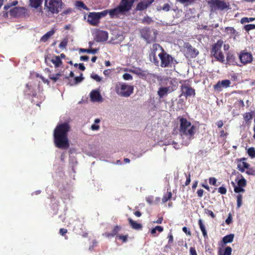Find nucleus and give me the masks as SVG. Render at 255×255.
I'll return each instance as SVG.
<instances>
[{
	"label": "nucleus",
	"mask_w": 255,
	"mask_h": 255,
	"mask_svg": "<svg viewBox=\"0 0 255 255\" xmlns=\"http://www.w3.org/2000/svg\"><path fill=\"white\" fill-rule=\"evenodd\" d=\"M162 48L163 47L160 46L159 44L154 43L152 44V47L151 48V52L149 54V58L151 60H152V62L154 63L155 65H158L159 64V61L157 59V58L156 55V52L158 50L160 49L162 51Z\"/></svg>",
	"instance_id": "11"
},
{
	"label": "nucleus",
	"mask_w": 255,
	"mask_h": 255,
	"mask_svg": "<svg viewBox=\"0 0 255 255\" xmlns=\"http://www.w3.org/2000/svg\"><path fill=\"white\" fill-rule=\"evenodd\" d=\"M121 229L122 228L121 226L116 225L114 227L111 233H105V236L108 238L114 237V236L118 235V233L120 231Z\"/></svg>",
	"instance_id": "22"
},
{
	"label": "nucleus",
	"mask_w": 255,
	"mask_h": 255,
	"mask_svg": "<svg viewBox=\"0 0 255 255\" xmlns=\"http://www.w3.org/2000/svg\"><path fill=\"white\" fill-rule=\"evenodd\" d=\"M75 5L76 7L82 8L83 9L85 10H88V8L87 6L85 4V3L82 1H77L76 2Z\"/></svg>",
	"instance_id": "39"
},
{
	"label": "nucleus",
	"mask_w": 255,
	"mask_h": 255,
	"mask_svg": "<svg viewBox=\"0 0 255 255\" xmlns=\"http://www.w3.org/2000/svg\"><path fill=\"white\" fill-rule=\"evenodd\" d=\"M186 56L187 57L195 58L199 54L198 51L189 43L186 45Z\"/></svg>",
	"instance_id": "13"
},
{
	"label": "nucleus",
	"mask_w": 255,
	"mask_h": 255,
	"mask_svg": "<svg viewBox=\"0 0 255 255\" xmlns=\"http://www.w3.org/2000/svg\"><path fill=\"white\" fill-rule=\"evenodd\" d=\"M225 30L228 33L230 34L231 35L236 36L238 34L237 31L235 29L234 27H226Z\"/></svg>",
	"instance_id": "36"
},
{
	"label": "nucleus",
	"mask_w": 255,
	"mask_h": 255,
	"mask_svg": "<svg viewBox=\"0 0 255 255\" xmlns=\"http://www.w3.org/2000/svg\"><path fill=\"white\" fill-rule=\"evenodd\" d=\"M254 112H247L243 115V118L245 120L246 124L247 125L251 123V121L253 118Z\"/></svg>",
	"instance_id": "25"
},
{
	"label": "nucleus",
	"mask_w": 255,
	"mask_h": 255,
	"mask_svg": "<svg viewBox=\"0 0 255 255\" xmlns=\"http://www.w3.org/2000/svg\"><path fill=\"white\" fill-rule=\"evenodd\" d=\"M255 20V17H243L241 19L242 23L244 22H250L253 21Z\"/></svg>",
	"instance_id": "45"
},
{
	"label": "nucleus",
	"mask_w": 255,
	"mask_h": 255,
	"mask_svg": "<svg viewBox=\"0 0 255 255\" xmlns=\"http://www.w3.org/2000/svg\"><path fill=\"white\" fill-rule=\"evenodd\" d=\"M128 237V235H125V236L118 235V236H117V238H118V239L122 240L123 242H124V243H125L127 241Z\"/></svg>",
	"instance_id": "54"
},
{
	"label": "nucleus",
	"mask_w": 255,
	"mask_h": 255,
	"mask_svg": "<svg viewBox=\"0 0 255 255\" xmlns=\"http://www.w3.org/2000/svg\"><path fill=\"white\" fill-rule=\"evenodd\" d=\"M232 220H233V219H232V215L230 213L229 214L228 217L226 220V221H225L227 225H229V224H230L232 222Z\"/></svg>",
	"instance_id": "59"
},
{
	"label": "nucleus",
	"mask_w": 255,
	"mask_h": 255,
	"mask_svg": "<svg viewBox=\"0 0 255 255\" xmlns=\"http://www.w3.org/2000/svg\"><path fill=\"white\" fill-rule=\"evenodd\" d=\"M91 77L97 82H100L102 80V79L96 74H92Z\"/></svg>",
	"instance_id": "58"
},
{
	"label": "nucleus",
	"mask_w": 255,
	"mask_h": 255,
	"mask_svg": "<svg viewBox=\"0 0 255 255\" xmlns=\"http://www.w3.org/2000/svg\"><path fill=\"white\" fill-rule=\"evenodd\" d=\"M222 87L227 88L230 86L231 82L229 80H224L221 82Z\"/></svg>",
	"instance_id": "46"
},
{
	"label": "nucleus",
	"mask_w": 255,
	"mask_h": 255,
	"mask_svg": "<svg viewBox=\"0 0 255 255\" xmlns=\"http://www.w3.org/2000/svg\"><path fill=\"white\" fill-rule=\"evenodd\" d=\"M177 120L180 124L179 131L180 134L189 136L190 138L193 137L196 132V127L183 117H178Z\"/></svg>",
	"instance_id": "2"
},
{
	"label": "nucleus",
	"mask_w": 255,
	"mask_h": 255,
	"mask_svg": "<svg viewBox=\"0 0 255 255\" xmlns=\"http://www.w3.org/2000/svg\"><path fill=\"white\" fill-rule=\"evenodd\" d=\"M204 211L206 214L210 216L213 219H214L215 218V215L214 214L212 211L208 210L207 209H205Z\"/></svg>",
	"instance_id": "52"
},
{
	"label": "nucleus",
	"mask_w": 255,
	"mask_h": 255,
	"mask_svg": "<svg viewBox=\"0 0 255 255\" xmlns=\"http://www.w3.org/2000/svg\"><path fill=\"white\" fill-rule=\"evenodd\" d=\"M115 90L116 93L119 95L124 97H128L133 93V87L127 85L126 83H120L116 86Z\"/></svg>",
	"instance_id": "7"
},
{
	"label": "nucleus",
	"mask_w": 255,
	"mask_h": 255,
	"mask_svg": "<svg viewBox=\"0 0 255 255\" xmlns=\"http://www.w3.org/2000/svg\"><path fill=\"white\" fill-rule=\"evenodd\" d=\"M47 71L49 72L48 78H49V79L51 80L53 83L56 82L57 80L59 79L60 77L61 76V74L60 73H57L55 75H52L51 74V72L50 70L47 69Z\"/></svg>",
	"instance_id": "33"
},
{
	"label": "nucleus",
	"mask_w": 255,
	"mask_h": 255,
	"mask_svg": "<svg viewBox=\"0 0 255 255\" xmlns=\"http://www.w3.org/2000/svg\"><path fill=\"white\" fill-rule=\"evenodd\" d=\"M109 14L111 18H118L120 15L125 14L119 6L114 8L108 9Z\"/></svg>",
	"instance_id": "19"
},
{
	"label": "nucleus",
	"mask_w": 255,
	"mask_h": 255,
	"mask_svg": "<svg viewBox=\"0 0 255 255\" xmlns=\"http://www.w3.org/2000/svg\"><path fill=\"white\" fill-rule=\"evenodd\" d=\"M246 160V158L244 157L237 159V169L241 172H244L246 169L250 167V165L245 161Z\"/></svg>",
	"instance_id": "16"
},
{
	"label": "nucleus",
	"mask_w": 255,
	"mask_h": 255,
	"mask_svg": "<svg viewBox=\"0 0 255 255\" xmlns=\"http://www.w3.org/2000/svg\"><path fill=\"white\" fill-rule=\"evenodd\" d=\"M176 1L181 3H186L187 4H191L195 2V0H176Z\"/></svg>",
	"instance_id": "49"
},
{
	"label": "nucleus",
	"mask_w": 255,
	"mask_h": 255,
	"mask_svg": "<svg viewBox=\"0 0 255 255\" xmlns=\"http://www.w3.org/2000/svg\"><path fill=\"white\" fill-rule=\"evenodd\" d=\"M99 49H84V48H80L79 49V51L81 52H86L88 53H92V54H96Z\"/></svg>",
	"instance_id": "34"
},
{
	"label": "nucleus",
	"mask_w": 255,
	"mask_h": 255,
	"mask_svg": "<svg viewBox=\"0 0 255 255\" xmlns=\"http://www.w3.org/2000/svg\"><path fill=\"white\" fill-rule=\"evenodd\" d=\"M248 153L249 155L252 158L255 157V149L254 147H250L248 150Z\"/></svg>",
	"instance_id": "42"
},
{
	"label": "nucleus",
	"mask_w": 255,
	"mask_h": 255,
	"mask_svg": "<svg viewBox=\"0 0 255 255\" xmlns=\"http://www.w3.org/2000/svg\"><path fill=\"white\" fill-rule=\"evenodd\" d=\"M226 59L229 64L238 65L236 57L233 52H228L227 53Z\"/></svg>",
	"instance_id": "20"
},
{
	"label": "nucleus",
	"mask_w": 255,
	"mask_h": 255,
	"mask_svg": "<svg viewBox=\"0 0 255 255\" xmlns=\"http://www.w3.org/2000/svg\"><path fill=\"white\" fill-rule=\"evenodd\" d=\"M45 61L47 64L49 62H52L56 68L60 67L62 64V60L58 56H54L52 57H46Z\"/></svg>",
	"instance_id": "17"
},
{
	"label": "nucleus",
	"mask_w": 255,
	"mask_h": 255,
	"mask_svg": "<svg viewBox=\"0 0 255 255\" xmlns=\"http://www.w3.org/2000/svg\"><path fill=\"white\" fill-rule=\"evenodd\" d=\"M232 249L230 247H227L224 251L223 254H221V252H219L220 255H231Z\"/></svg>",
	"instance_id": "41"
},
{
	"label": "nucleus",
	"mask_w": 255,
	"mask_h": 255,
	"mask_svg": "<svg viewBox=\"0 0 255 255\" xmlns=\"http://www.w3.org/2000/svg\"><path fill=\"white\" fill-rule=\"evenodd\" d=\"M24 9L22 7H14L9 11V13L11 16L16 17L18 16L20 13Z\"/></svg>",
	"instance_id": "26"
},
{
	"label": "nucleus",
	"mask_w": 255,
	"mask_h": 255,
	"mask_svg": "<svg viewBox=\"0 0 255 255\" xmlns=\"http://www.w3.org/2000/svg\"><path fill=\"white\" fill-rule=\"evenodd\" d=\"M108 33L104 30H98L96 32L95 40L97 42H104L108 40Z\"/></svg>",
	"instance_id": "15"
},
{
	"label": "nucleus",
	"mask_w": 255,
	"mask_h": 255,
	"mask_svg": "<svg viewBox=\"0 0 255 255\" xmlns=\"http://www.w3.org/2000/svg\"><path fill=\"white\" fill-rule=\"evenodd\" d=\"M139 31L141 37L147 43L154 42L156 41L157 35V30L145 27L141 29Z\"/></svg>",
	"instance_id": "3"
},
{
	"label": "nucleus",
	"mask_w": 255,
	"mask_h": 255,
	"mask_svg": "<svg viewBox=\"0 0 255 255\" xmlns=\"http://www.w3.org/2000/svg\"><path fill=\"white\" fill-rule=\"evenodd\" d=\"M55 32V30L54 29L49 31L44 35H43L41 38L40 41L41 42H46Z\"/></svg>",
	"instance_id": "27"
},
{
	"label": "nucleus",
	"mask_w": 255,
	"mask_h": 255,
	"mask_svg": "<svg viewBox=\"0 0 255 255\" xmlns=\"http://www.w3.org/2000/svg\"><path fill=\"white\" fill-rule=\"evenodd\" d=\"M238 55L240 62L244 65L251 63L253 59L251 52H248L247 50L241 51Z\"/></svg>",
	"instance_id": "10"
},
{
	"label": "nucleus",
	"mask_w": 255,
	"mask_h": 255,
	"mask_svg": "<svg viewBox=\"0 0 255 255\" xmlns=\"http://www.w3.org/2000/svg\"><path fill=\"white\" fill-rule=\"evenodd\" d=\"M241 176L242 178L237 181V185L244 188L247 185V181L242 175Z\"/></svg>",
	"instance_id": "37"
},
{
	"label": "nucleus",
	"mask_w": 255,
	"mask_h": 255,
	"mask_svg": "<svg viewBox=\"0 0 255 255\" xmlns=\"http://www.w3.org/2000/svg\"><path fill=\"white\" fill-rule=\"evenodd\" d=\"M134 1L135 0H121L118 6L125 14L131 9Z\"/></svg>",
	"instance_id": "12"
},
{
	"label": "nucleus",
	"mask_w": 255,
	"mask_h": 255,
	"mask_svg": "<svg viewBox=\"0 0 255 255\" xmlns=\"http://www.w3.org/2000/svg\"><path fill=\"white\" fill-rule=\"evenodd\" d=\"M203 193L204 190L201 189L198 190L197 192V195L199 198H201L203 196Z\"/></svg>",
	"instance_id": "62"
},
{
	"label": "nucleus",
	"mask_w": 255,
	"mask_h": 255,
	"mask_svg": "<svg viewBox=\"0 0 255 255\" xmlns=\"http://www.w3.org/2000/svg\"><path fill=\"white\" fill-rule=\"evenodd\" d=\"M71 129L68 123L58 124L54 130V143L56 147L62 149H67L70 144L68 137V133Z\"/></svg>",
	"instance_id": "1"
},
{
	"label": "nucleus",
	"mask_w": 255,
	"mask_h": 255,
	"mask_svg": "<svg viewBox=\"0 0 255 255\" xmlns=\"http://www.w3.org/2000/svg\"><path fill=\"white\" fill-rule=\"evenodd\" d=\"M82 76L83 74L81 73L80 76L75 77L73 81L71 80L69 82V85L70 86H73L74 85H76L78 83L81 82L84 79V78L82 77Z\"/></svg>",
	"instance_id": "32"
},
{
	"label": "nucleus",
	"mask_w": 255,
	"mask_h": 255,
	"mask_svg": "<svg viewBox=\"0 0 255 255\" xmlns=\"http://www.w3.org/2000/svg\"><path fill=\"white\" fill-rule=\"evenodd\" d=\"M131 72L138 75L142 78H146L147 74L146 71L142 70L139 68H134L133 70H131Z\"/></svg>",
	"instance_id": "23"
},
{
	"label": "nucleus",
	"mask_w": 255,
	"mask_h": 255,
	"mask_svg": "<svg viewBox=\"0 0 255 255\" xmlns=\"http://www.w3.org/2000/svg\"><path fill=\"white\" fill-rule=\"evenodd\" d=\"M42 2V0H29V5L31 7L37 8Z\"/></svg>",
	"instance_id": "31"
},
{
	"label": "nucleus",
	"mask_w": 255,
	"mask_h": 255,
	"mask_svg": "<svg viewBox=\"0 0 255 255\" xmlns=\"http://www.w3.org/2000/svg\"><path fill=\"white\" fill-rule=\"evenodd\" d=\"M88 21L93 26H97L100 23V20L97 14V12H90L88 15Z\"/></svg>",
	"instance_id": "14"
},
{
	"label": "nucleus",
	"mask_w": 255,
	"mask_h": 255,
	"mask_svg": "<svg viewBox=\"0 0 255 255\" xmlns=\"http://www.w3.org/2000/svg\"><path fill=\"white\" fill-rule=\"evenodd\" d=\"M67 42L66 41H63L59 44V47L60 48H65L67 46Z\"/></svg>",
	"instance_id": "64"
},
{
	"label": "nucleus",
	"mask_w": 255,
	"mask_h": 255,
	"mask_svg": "<svg viewBox=\"0 0 255 255\" xmlns=\"http://www.w3.org/2000/svg\"><path fill=\"white\" fill-rule=\"evenodd\" d=\"M218 192L221 194L224 195L227 193V189L225 187L222 186L218 188Z\"/></svg>",
	"instance_id": "50"
},
{
	"label": "nucleus",
	"mask_w": 255,
	"mask_h": 255,
	"mask_svg": "<svg viewBox=\"0 0 255 255\" xmlns=\"http://www.w3.org/2000/svg\"><path fill=\"white\" fill-rule=\"evenodd\" d=\"M186 175V182L185 183V184L183 185V186H188L190 182H191V175H190V174H188V175H187L186 174H185Z\"/></svg>",
	"instance_id": "56"
},
{
	"label": "nucleus",
	"mask_w": 255,
	"mask_h": 255,
	"mask_svg": "<svg viewBox=\"0 0 255 255\" xmlns=\"http://www.w3.org/2000/svg\"><path fill=\"white\" fill-rule=\"evenodd\" d=\"M209 183L210 185L217 186V179L215 177H210L209 179Z\"/></svg>",
	"instance_id": "51"
},
{
	"label": "nucleus",
	"mask_w": 255,
	"mask_h": 255,
	"mask_svg": "<svg viewBox=\"0 0 255 255\" xmlns=\"http://www.w3.org/2000/svg\"><path fill=\"white\" fill-rule=\"evenodd\" d=\"M223 44V41L219 40L213 45L211 50V55L214 56L217 61L221 63H223L225 61V57L221 51Z\"/></svg>",
	"instance_id": "4"
},
{
	"label": "nucleus",
	"mask_w": 255,
	"mask_h": 255,
	"mask_svg": "<svg viewBox=\"0 0 255 255\" xmlns=\"http://www.w3.org/2000/svg\"><path fill=\"white\" fill-rule=\"evenodd\" d=\"M170 6L168 3H165L162 8H157L158 10H160V9H162L165 11H168L170 10Z\"/></svg>",
	"instance_id": "53"
},
{
	"label": "nucleus",
	"mask_w": 255,
	"mask_h": 255,
	"mask_svg": "<svg viewBox=\"0 0 255 255\" xmlns=\"http://www.w3.org/2000/svg\"><path fill=\"white\" fill-rule=\"evenodd\" d=\"M189 252L190 255H197L196 251L194 247H190Z\"/></svg>",
	"instance_id": "60"
},
{
	"label": "nucleus",
	"mask_w": 255,
	"mask_h": 255,
	"mask_svg": "<svg viewBox=\"0 0 255 255\" xmlns=\"http://www.w3.org/2000/svg\"><path fill=\"white\" fill-rule=\"evenodd\" d=\"M208 3L213 11L217 10H223L229 6V5L223 0H210Z\"/></svg>",
	"instance_id": "9"
},
{
	"label": "nucleus",
	"mask_w": 255,
	"mask_h": 255,
	"mask_svg": "<svg viewBox=\"0 0 255 255\" xmlns=\"http://www.w3.org/2000/svg\"><path fill=\"white\" fill-rule=\"evenodd\" d=\"M198 225H199L200 229L202 233L204 238L205 239H208V237L207 232L206 230L205 226L204 225L202 219H200L198 220Z\"/></svg>",
	"instance_id": "29"
},
{
	"label": "nucleus",
	"mask_w": 255,
	"mask_h": 255,
	"mask_svg": "<svg viewBox=\"0 0 255 255\" xmlns=\"http://www.w3.org/2000/svg\"><path fill=\"white\" fill-rule=\"evenodd\" d=\"M123 78L126 80H129L132 79V76L129 73H125L123 76Z\"/></svg>",
	"instance_id": "55"
},
{
	"label": "nucleus",
	"mask_w": 255,
	"mask_h": 255,
	"mask_svg": "<svg viewBox=\"0 0 255 255\" xmlns=\"http://www.w3.org/2000/svg\"><path fill=\"white\" fill-rule=\"evenodd\" d=\"M45 6L48 12L52 14L58 13L62 8V0H45Z\"/></svg>",
	"instance_id": "5"
},
{
	"label": "nucleus",
	"mask_w": 255,
	"mask_h": 255,
	"mask_svg": "<svg viewBox=\"0 0 255 255\" xmlns=\"http://www.w3.org/2000/svg\"><path fill=\"white\" fill-rule=\"evenodd\" d=\"M243 196L241 194H239L237 196V207L240 208L242 204Z\"/></svg>",
	"instance_id": "48"
},
{
	"label": "nucleus",
	"mask_w": 255,
	"mask_h": 255,
	"mask_svg": "<svg viewBox=\"0 0 255 255\" xmlns=\"http://www.w3.org/2000/svg\"><path fill=\"white\" fill-rule=\"evenodd\" d=\"M244 29L246 32H249L250 30L255 29V24H249L245 25L244 27Z\"/></svg>",
	"instance_id": "43"
},
{
	"label": "nucleus",
	"mask_w": 255,
	"mask_h": 255,
	"mask_svg": "<svg viewBox=\"0 0 255 255\" xmlns=\"http://www.w3.org/2000/svg\"><path fill=\"white\" fill-rule=\"evenodd\" d=\"M108 14H109V10L108 9H106V10H104L102 11H101V12H97V14L98 16V18L99 19V20L102 18V17H105V16H106Z\"/></svg>",
	"instance_id": "40"
},
{
	"label": "nucleus",
	"mask_w": 255,
	"mask_h": 255,
	"mask_svg": "<svg viewBox=\"0 0 255 255\" xmlns=\"http://www.w3.org/2000/svg\"><path fill=\"white\" fill-rule=\"evenodd\" d=\"M153 20H152L151 18L147 16H145L142 19V23L144 24H150Z\"/></svg>",
	"instance_id": "44"
},
{
	"label": "nucleus",
	"mask_w": 255,
	"mask_h": 255,
	"mask_svg": "<svg viewBox=\"0 0 255 255\" xmlns=\"http://www.w3.org/2000/svg\"><path fill=\"white\" fill-rule=\"evenodd\" d=\"M220 136L221 137H226L227 136V133L225 132V131L224 130H221L220 131Z\"/></svg>",
	"instance_id": "63"
},
{
	"label": "nucleus",
	"mask_w": 255,
	"mask_h": 255,
	"mask_svg": "<svg viewBox=\"0 0 255 255\" xmlns=\"http://www.w3.org/2000/svg\"><path fill=\"white\" fill-rule=\"evenodd\" d=\"M246 173L250 175H255V169L253 167H249V168H247Z\"/></svg>",
	"instance_id": "47"
},
{
	"label": "nucleus",
	"mask_w": 255,
	"mask_h": 255,
	"mask_svg": "<svg viewBox=\"0 0 255 255\" xmlns=\"http://www.w3.org/2000/svg\"><path fill=\"white\" fill-rule=\"evenodd\" d=\"M169 88H170L169 87H162L159 88L157 91V95L160 98H163L164 96H165L167 94L169 90Z\"/></svg>",
	"instance_id": "28"
},
{
	"label": "nucleus",
	"mask_w": 255,
	"mask_h": 255,
	"mask_svg": "<svg viewBox=\"0 0 255 255\" xmlns=\"http://www.w3.org/2000/svg\"><path fill=\"white\" fill-rule=\"evenodd\" d=\"M91 100L93 102H99L102 100V96L97 90H92L90 93Z\"/></svg>",
	"instance_id": "21"
},
{
	"label": "nucleus",
	"mask_w": 255,
	"mask_h": 255,
	"mask_svg": "<svg viewBox=\"0 0 255 255\" xmlns=\"http://www.w3.org/2000/svg\"><path fill=\"white\" fill-rule=\"evenodd\" d=\"M231 183L234 187V191L236 193L245 192V190L244 189V188L239 186L238 185L236 186L235 185V183L233 181L231 182Z\"/></svg>",
	"instance_id": "35"
},
{
	"label": "nucleus",
	"mask_w": 255,
	"mask_h": 255,
	"mask_svg": "<svg viewBox=\"0 0 255 255\" xmlns=\"http://www.w3.org/2000/svg\"><path fill=\"white\" fill-rule=\"evenodd\" d=\"M234 238V235L233 234H231L230 235L224 237L222 239V242L224 243V244L231 243L233 241Z\"/></svg>",
	"instance_id": "30"
},
{
	"label": "nucleus",
	"mask_w": 255,
	"mask_h": 255,
	"mask_svg": "<svg viewBox=\"0 0 255 255\" xmlns=\"http://www.w3.org/2000/svg\"><path fill=\"white\" fill-rule=\"evenodd\" d=\"M128 221L129 225L133 229L138 230L141 229L142 228V226L141 224L137 223L131 218H128Z\"/></svg>",
	"instance_id": "24"
},
{
	"label": "nucleus",
	"mask_w": 255,
	"mask_h": 255,
	"mask_svg": "<svg viewBox=\"0 0 255 255\" xmlns=\"http://www.w3.org/2000/svg\"><path fill=\"white\" fill-rule=\"evenodd\" d=\"M68 231L66 229L61 228L59 230V234L62 236H65L66 234L67 233Z\"/></svg>",
	"instance_id": "61"
},
{
	"label": "nucleus",
	"mask_w": 255,
	"mask_h": 255,
	"mask_svg": "<svg viewBox=\"0 0 255 255\" xmlns=\"http://www.w3.org/2000/svg\"><path fill=\"white\" fill-rule=\"evenodd\" d=\"M158 57L160 59V66L162 68L171 67L174 62H177L174 58L168 54L163 48H162V52L158 54Z\"/></svg>",
	"instance_id": "6"
},
{
	"label": "nucleus",
	"mask_w": 255,
	"mask_h": 255,
	"mask_svg": "<svg viewBox=\"0 0 255 255\" xmlns=\"http://www.w3.org/2000/svg\"><path fill=\"white\" fill-rule=\"evenodd\" d=\"M222 87L221 81H219L216 85L214 86V89L220 91L221 90V88Z\"/></svg>",
	"instance_id": "57"
},
{
	"label": "nucleus",
	"mask_w": 255,
	"mask_h": 255,
	"mask_svg": "<svg viewBox=\"0 0 255 255\" xmlns=\"http://www.w3.org/2000/svg\"><path fill=\"white\" fill-rule=\"evenodd\" d=\"M181 94L180 97L183 96L186 99L189 97H194L196 93L195 90L187 82V81H184L183 84L180 86Z\"/></svg>",
	"instance_id": "8"
},
{
	"label": "nucleus",
	"mask_w": 255,
	"mask_h": 255,
	"mask_svg": "<svg viewBox=\"0 0 255 255\" xmlns=\"http://www.w3.org/2000/svg\"><path fill=\"white\" fill-rule=\"evenodd\" d=\"M154 1V0H143L137 3L136 9L139 11L143 10L150 6Z\"/></svg>",
	"instance_id": "18"
},
{
	"label": "nucleus",
	"mask_w": 255,
	"mask_h": 255,
	"mask_svg": "<svg viewBox=\"0 0 255 255\" xmlns=\"http://www.w3.org/2000/svg\"><path fill=\"white\" fill-rule=\"evenodd\" d=\"M172 197V193L171 192H168L166 194H164L162 199V201L163 203H166Z\"/></svg>",
	"instance_id": "38"
}]
</instances>
